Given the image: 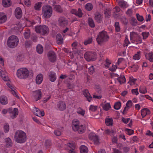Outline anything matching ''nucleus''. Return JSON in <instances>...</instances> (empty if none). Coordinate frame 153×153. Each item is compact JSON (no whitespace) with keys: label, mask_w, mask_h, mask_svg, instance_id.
<instances>
[{"label":"nucleus","mask_w":153,"mask_h":153,"mask_svg":"<svg viewBox=\"0 0 153 153\" xmlns=\"http://www.w3.org/2000/svg\"><path fill=\"white\" fill-rule=\"evenodd\" d=\"M14 139L17 143H22L27 140L26 133L24 131L19 130L16 131L14 134Z\"/></svg>","instance_id":"1"},{"label":"nucleus","mask_w":153,"mask_h":153,"mask_svg":"<svg viewBox=\"0 0 153 153\" xmlns=\"http://www.w3.org/2000/svg\"><path fill=\"white\" fill-rule=\"evenodd\" d=\"M109 38V36L108 35L107 32L103 30L98 33L97 37L96 38V40L99 45H102L108 41Z\"/></svg>","instance_id":"2"},{"label":"nucleus","mask_w":153,"mask_h":153,"mask_svg":"<svg viewBox=\"0 0 153 153\" xmlns=\"http://www.w3.org/2000/svg\"><path fill=\"white\" fill-rule=\"evenodd\" d=\"M19 42V39L18 37L14 35L10 36L7 41L8 46L11 48H14L18 45Z\"/></svg>","instance_id":"3"},{"label":"nucleus","mask_w":153,"mask_h":153,"mask_svg":"<svg viewBox=\"0 0 153 153\" xmlns=\"http://www.w3.org/2000/svg\"><path fill=\"white\" fill-rule=\"evenodd\" d=\"M35 30L37 33L43 36L48 34L49 32L48 27L44 25L36 26L35 27Z\"/></svg>","instance_id":"4"},{"label":"nucleus","mask_w":153,"mask_h":153,"mask_svg":"<svg viewBox=\"0 0 153 153\" xmlns=\"http://www.w3.org/2000/svg\"><path fill=\"white\" fill-rule=\"evenodd\" d=\"M29 71L27 68H23L17 70L16 75L19 79H25L29 76Z\"/></svg>","instance_id":"5"},{"label":"nucleus","mask_w":153,"mask_h":153,"mask_svg":"<svg viewBox=\"0 0 153 153\" xmlns=\"http://www.w3.org/2000/svg\"><path fill=\"white\" fill-rule=\"evenodd\" d=\"M42 14L43 16L46 19L50 18L52 14V8L49 5L43 6L42 7Z\"/></svg>","instance_id":"6"},{"label":"nucleus","mask_w":153,"mask_h":153,"mask_svg":"<svg viewBox=\"0 0 153 153\" xmlns=\"http://www.w3.org/2000/svg\"><path fill=\"white\" fill-rule=\"evenodd\" d=\"M130 40L133 43L136 42L139 43H142V38L137 33V32H132L130 33Z\"/></svg>","instance_id":"7"},{"label":"nucleus","mask_w":153,"mask_h":153,"mask_svg":"<svg viewBox=\"0 0 153 153\" xmlns=\"http://www.w3.org/2000/svg\"><path fill=\"white\" fill-rule=\"evenodd\" d=\"M72 127L74 131H77L79 134L83 133L85 129V126L83 125H79L76 122H73L72 124Z\"/></svg>","instance_id":"8"},{"label":"nucleus","mask_w":153,"mask_h":153,"mask_svg":"<svg viewBox=\"0 0 153 153\" xmlns=\"http://www.w3.org/2000/svg\"><path fill=\"white\" fill-rule=\"evenodd\" d=\"M96 56L95 53L92 52H87L84 55L85 58L88 61H95L96 59Z\"/></svg>","instance_id":"9"},{"label":"nucleus","mask_w":153,"mask_h":153,"mask_svg":"<svg viewBox=\"0 0 153 153\" xmlns=\"http://www.w3.org/2000/svg\"><path fill=\"white\" fill-rule=\"evenodd\" d=\"M89 138L93 140L95 144L98 145L99 143V139L98 137L94 133H91L89 135Z\"/></svg>","instance_id":"10"},{"label":"nucleus","mask_w":153,"mask_h":153,"mask_svg":"<svg viewBox=\"0 0 153 153\" xmlns=\"http://www.w3.org/2000/svg\"><path fill=\"white\" fill-rule=\"evenodd\" d=\"M33 95L35 100L37 101L42 98V94L41 90L39 89L33 92Z\"/></svg>","instance_id":"11"},{"label":"nucleus","mask_w":153,"mask_h":153,"mask_svg":"<svg viewBox=\"0 0 153 153\" xmlns=\"http://www.w3.org/2000/svg\"><path fill=\"white\" fill-rule=\"evenodd\" d=\"M48 57L49 60L51 62H54L56 58V56L55 53L52 51L49 52L48 53Z\"/></svg>","instance_id":"12"},{"label":"nucleus","mask_w":153,"mask_h":153,"mask_svg":"<svg viewBox=\"0 0 153 153\" xmlns=\"http://www.w3.org/2000/svg\"><path fill=\"white\" fill-rule=\"evenodd\" d=\"M59 24L62 27L66 26L68 24V21L66 19L63 17H60L58 20Z\"/></svg>","instance_id":"13"},{"label":"nucleus","mask_w":153,"mask_h":153,"mask_svg":"<svg viewBox=\"0 0 153 153\" xmlns=\"http://www.w3.org/2000/svg\"><path fill=\"white\" fill-rule=\"evenodd\" d=\"M58 109L60 111H63L66 108V106L64 102L60 101L58 102L57 105Z\"/></svg>","instance_id":"14"},{"label":"nucleus","mask_w":153,"mask_h":153,"mask_svg":"<svg viewBox=\"0 0 153 153\" xmlns=\"http://www.w3.org/2000/svg\"><path fill=\"white\" fill-rule=\"evenodd\" d=\"M103 16L99 12H96L94 14V19L98 23H101L102 21Z\"/></svg>","instance_id":"15"},{"label":"nucleus","mask_w":153,"mask_h":153,"mask_svg":"<svg viewBox=\"0 0 153 153\" xmlns=\"http://www.w3.org/2000/svg\"><path fill=\"white\" fill-rule=\"evenodd\" d=\"M22 11L19 7H17L15 10V15L16 18L20 19L22 16Z\"/></svg>","instance_id":"16"},{"label":"nucleus","mask_w":153,"mask_h":153,"mask_svg":"<svg viewBox=\"0 0 153 153\" xmlns=\"http://www.w3.org/2000/svg\"><path fill=\"white\" fill-rule=\"evenodd\" d=\"M71 13L72 14H74L79 18L81 17L82 16V13L80 8H79L78 10L76 9H73L71 10Z\"/></svg>","instance_id":"17"},{"label":"nucleus","mask_w":153,"mask_h":153,"mask_svg":"<svg viewBox=\"0 0 153 153\" xmlns=\"http://www.w3.org/2000/svg\"><path fill=\"white\" fill-rule=\"evenodd\" d=\"M48 78L49 80L51 82L55 81L56 78V73L53 71H50L49 73Z\"/></svg>","instance_id":"18"},{"label":"nucleus","mask_w":153,"mask_h":153,"mask_svg":"<svg viewBox=\"0 0 153 153\" xmlns=\"http://www.w3.org/2000/svg\"><path fill=\"white\" fill-rule=\"evenodd\" d=\"M34 113L38 117H40V116H43L45 115V113L43 111H40L36 108H34Z\"/></svg>","instance_id":"19"},{"label":"nucleus","mask_w":153,"mask_h":153,"mask_svg":"<svg viewBox=\"0 0 153 153\" xmlns=\"http://www.w3.org/2000/svg\"><path fill=\"white\" fill-rule=\"evenodd\" d=\"M83 94L87 98L88 101L90 102L92 99V97L89 93L88 90L86 89L83 91Z\"/></svg>","instance_id":"20"},{"label":"nucleus","mask_w":153,"mask_h":153,"mask_svg":"<svg viewBox=\"0 0 153 153\" xmlns=\"http://www.w3.org/2000/svg\"><path fill=\"white\" fill-rule=\"evenodd\" d=\"M0 75L3 80L5 81H7L9 80V78L7 75V74L6 72L4 71H0Z\"/></svg>","instance_id":"21"},{"label":"nucleus","mask_w":153,"mask_h":153,"mask_svg":"<svg viewBox=\"0 0 153 153\" xmlns=\"http://www.w3.org/2000/svg\"><path fill=\"white\" fill-rule=\"evenodd\" d=\"M56 41L57 43L59 45H61L63 43V38L60 33L58 34L56 36Z\"/></svg>","instance_id":"22"},{"label":"nucleus","mask_w":153,"mask_h":153,"mask_svg":"<svg viewBox=\"0 0 153 153\" xmlns=\"http://www.w3.org/2000/svg\"><path fill=\"white\" fill-rule=\"evenodd\" d=\"M43 79V76L42 74H38L36 76V82L37 84H40Z\"/></svg>","instance_id":"23"},{"label":"nucleus","mask_w":153,"mask_h":153,"mask_svg":"<svg viewBox=\"0 0 153 153\" xmlns=\"http://www.w3.org/2000/svg\"><path fill=\"white\" fill-rule=\"evenodd\" d=\"M7 20V17L3 13H0V24L5 22Z\"/></svg>","instance_id":"24"},{"label":"nucleus","mask_w":153,"mask_h":153,"mask_svg":"<svg viewBox=\"0 0 153 153\" xmlns=\"http://www.w3.org/2000/svg\"><path fill=\"white\" fill-rule=\"evenodd\" d=\"M18 110L17 108H15L10 115V117L12 119L16 118L18 115Z\"/></svg>","instance_id":"25"},{"label":"nucleus","mask_w":153,"mask_h":153,"mask_svg":"<svg viewBox=\"0 0 153 153\" xmlns=\"http://www.w3.org/2000/svg\"><path fill=\"white\" fill-rule=\"evenodd\" d=\"M150 111L147 108H144L141 110V115L143 118L145 117L147 114H149Z\"/></svg>","instance_id":"26"},{"label":"nucleus","mask_w":153,"mask_h":153,"mask_svg":"<svg viewBox=\"0 0 153 153\" xmlns=\"http://www.w3.org/2000/svg\"><path fill=\"white\" fill-rule=\"evenodd\" d=\"M5 142L6 146L7 147H10L12 146L13 144L12 141L10 138L8 137L5 139Z\"/></svg>","instance_id":"27"},{"label":"nucleus","mask_w":153,"mask_h":153,"mask_svg":"<svg viewBox=\"0 0 153 153\" xmlns=\"http://www.w3.org/2000/svg\"><path fill=\"white\" fill-rule=\"evenodd\" d=\"M2 4L3 6L5 7H8L11 4V0H2Z\"/></svg>","instance_id":"28"},{"label":"nucleus","mask_w":153,"mask_h":153,"mask_svg":"<svg viewBox=\"0 0 153 153\" xmlns=\"http://www.w3.org/2000/svg\"><path fill=\"white\" fill-rule=\"evenodd\" d=\"M106 125L108 126H111L113 124V120L112 118H106L105 120Z\"/></svg>","instance_id":"29"},{"label":"nucleus","mask_w":153,"mask_h":153,"mask_svg":"<svg viewBox=\"0 0 153 153\" xmlns=\"http://www.w3.org/2000/svg\"><path fill=\"white\" fill-rule=\"evenodd\" d=\"M0 102L1 104L5 105L7 103V97L3 95L1 96L0 98Z\"/></svg>","instance_id":"30"},{"label":"nucleus","mask_w":153,"mask_h":153,"mask_svg":"<svg viewBox=\"0 0 153 153\" xmlns=\"http://www.w3.org/2000/svg\"><path fill=\"white\" fill-rule=\"evenodd\" d=\"M81 153H87L88 149L87 147L85 146H82L80 147Z\"/></svg>","instance_id":"31"},{"label":"nucleus","mask_w":153,"mask_h":153,"mask_svg":"<svg viewBox=\"0 0 153 153\" xmlns=\"http://www.w3.org/2000/svg\"><path fill=\"white\" fill-rule=\"evenodd\" d=\"M55 9L57 12L59 13H62L64 11L63 8L60 5H56L55 7Z\"/></svg>","instance_id":"32"},{"label":"nucleus","mask_w":153,"mask_h":153,"mask_svg":"<svg viewBox=\"0 0 153 153\" xmlns=\"http://www.w3.org/2000/svg\"><path fill=\"white\" fill-rule=\"evenodd\" d=\"M36 51L39 53H42L43 51V47L40 45H38L36 47Z\"/></svg>","instance_id":"33"},{"label":"nucleus","mask_w":153,"mask_h":153,"mask_svg":"<svg viewBox=\"0 0 153 153\" xmlns=\"http://www.w3.org/2000/svg\"><path fill=\"white\" fill-rule=\"evenodd\" d=\"M88 24L92 28H93L95 26L94 22L91 18H88Z\"/></svg>","instance_id":"34"},{"label":"nucleus","mask_w":153,"mask_h":153,"mask_svg":"<svg viewBox=\"0 0 153 153\" xmlns=\"http://www.w3.org/2000/svg\"><path fill=\"white\" fill-rule=\"evenodd\" d=\"M103 109L106 111H108L111 107L109 103H106L105 104H103L102 105Z\"/></svg>","instance_id":"35"},{"label":"nucleus","mask_w":153,"mask_h":153,"mask_svg":"<svg viewBox=\"0 0 153 153\" xmlns=\"http://www.w3.org/2000/svg\"><path fill=\"white\" fill-rule=\"evenodd\" d=\"M119 82L121 84L124 83L126 82V79L124 75H122L117 79Z\"/></svg>","instance_id":"36"},{"label":"nucleus","mask_w":153,"mask_h":153,"mask_svg":"<svg viewBox=\"0 0 153 153\" xmlns=\"http://www.w3.org/2000/svg\"><path fill=\"white\" fill-rule=\"evenodd\" d=\"M24 37L25 39H29L30 36V32L29 29H27L24 33Z\"/></svg>","instance_id":"37"},{"label":"nucleus","mask_w":153,"mask_h":153,"mask_svg":"<svg viewBox=\"0 0 153 153\" xmlns=\"http://www.w3.org/2000/svg\"><path fill=\"white\" fill-rule=\"evenodd\" d=\"M111 10L109 9H106L104 11V14L105 15V17L106 18H109L111 16Z\"/></svg>","instance_id":"38"},{"label":"nucleus","mask_w":153,"mask_h":153,"mask_svg":"<svg viewBox=\"0 0 153 153\" xmlns=\"http://www.w3.org/2000/svg\"><path fill=\"white\" fill-rule=\"evenodd\" d=\"M76 112L77 113L80 114L82 116H84L85 114V111L81 108L79 107L77 109Z\"/></svg>","instance_id":"39"},{"label":"nucleus","mask_w":153,"mask_h":153,"mask_svg":"<svg viewBox=\"0 0 153 153\" xmlns=\"http://www.w3.org/2000/svg\"><path fill=\"white\" fill-rule=\"evenodd\" d=\"M137 21L134 17H131L130 21V24L133 26H135L137 24Z\"/></svg>","instance_id":"40"},{"label":"nucleus","mask_w":153,"mask_h":153,"mask_svg":"<svg viewBox=\"0 0 153 153\" xmlns=\"http://www.w3.org/2000/svg\"><path fill=\"white\" fill-rule=\"evenodd\" d=\"M95 69L93 65H91L88 68V72L91 74H93L95 72Z\"/></svg>","instance_id":"41"},{"label":"nucleus","mask_w":153,"mask_h":153,"mask_svg":"<svg viewBox=\"0 0 153 153\" xmlns=\"http://www.w3.org/2000/svg\"><path fill=\"white\" fill-rule=\"evenodd\" d=\"M42 2H39L36 3L34 6V8L36 10H39L40 9V8L42 6Z\"/></svg>","instance_id":"42"},{"label":"nucleus","mask_w":153,"mask_h":153,"mask_svg":"<svg viewBox=\"0 0 153 153\" xmlns=\"http://www.w3.org/2000/svg\"><path fill=\"white\" fill-rule=\"evenodd\" d=\"M92 38L90 37L88 38L87 39L85 40L84 44L85 45H87L88 44H91L92 42Z\"/></svg>","instance_id":"43"},{"label":"nucleus","mask_w":153,"mask_h":153,"mask_svg":"<svg viewBox=\"0 0 153 153\" xmlns=\"http://www.w3.org/2000/svg\"><path fill=\"white\" fill-rule=\"evenodd\" d=\"M85 9L88 11L91 10L93 8V6L90 3L87 4L85 6Z\"/></svg>","instance_id":"44"},{"label":"nucleus","mask_w":153,"mask_h":153,"mask_svg":"<svg viewBox=\"0 0 153 153\" xmlns=\"http://www.w3.org/2000/svg\"><path fill=\"white\" fill-rule=\"evenodd\" d=\"M115 30L117 32H119L120 31V26L119 23L118 22H116L114 25Z\"/></svg>","instance_id":"45"},{"label":"nucleus","mask_w":153,"mask_h":153,"mask_svg":"<svg viewBox=\"0 0 153 153\" xmlns=\"http://www.w3.org/2000/svg\"><path fill=\"white\" fill-rule=\"evenodd\" d=\"M121 102H118L115 103L114 105V108L116 110L119 109L120 107Z\"/></svg>","instance_id":"46"},{"label":"nucleus","mask_w":153,"mask_h":153,"mask_svg":"<svg viewBox=\"0 0 153 153\" xmlns=\"http://www.w3.org/2000/svg\"><path fill=\"white\" fill-rule=\"evenodd\" d=\"M140 51L138 52L137 53L133 56V58L135 60H139L140 58Z\"/></svg>","instance_id":"47"},{"label":"nucleus","mask_w":153,"mask_h":153,"mask_svg":"<svg viewBox=\"0 0 153 153\" xmlns=\"http://www.w3.org/2000/svg\"><path fill=\"white\" fill-rule=\"evenodd\" d=\"M132 102L131 100H129L127 101L126 103V107L127 111H128V109L130 108L132 106Z\"/></svg>","instance_id":"48"},{"label":"nucleus","mask_w":153,"mask_h":153,"mask_svg":"<svg viewBox=\"0 0 153 153\" xmlns=\"http://www.w3.org/2000/svg\"><path fill=\"white\" fill-rule=\"evenodd\" d=\"M149 57V60L151 62H153V53H149L147 54Z\"/></svg>","instance_id":"49"},{"label":"nucleus","mask_w":153,"mask_h":153,"mask_svg":"<svg viewBox=\"0 0 153 153\" xmlns=\"http://www.w3.org/2000/svg\"><path fill=\"white\" fill-rule=\"evenodd\" d=\"M97 106H94L93 105H91L90 106L89 110L90 111H91L92 112H94L97 110Z\"/></svg>","instance_id":"50"},{"label":"nucleus","mask_w":153,"mask_h":153,"mask_svg":"<svg viewBox=\"0 0 153 153\" xmlns=\"http://www.w3.org/2000/svg\"><path fill=\"white\" fill-rule=\"evenodd\" d=\"M136 80V79H133L132 77V78L130 77L129 81L128 82V83L131 85H134L135 84V82Z\"/></svg>","instance_id":"51"},{"label":"nucleus","mask_w":153,"mask_h":153,"mask_svg":"<svg viewBox=\"0 0 153 153\" xmlns=\"http://www.w3.org/2000/svg\"><path fill=\"white\" fill-rule=\"evenodd\" d=\"M149 34V33L148 32H143L142 33V35L143 37V39H146L148 37Z\"/></svg>","instance_id":"52"},{"label":"nucleus","mask_w":153,"mask_h":153,"mask_svg":"<svg viewBox=\"0 0 153 153\" xmlns=\"http://www.w3.org/2000/svg\"><path fill=\"white\" fill-rule=\"evenodd\" d=\"M31 39L34 42H36L37 40V37L35 34H33L31 36Z\"/></svg>","instance_id":"53"},{"label":"nucleus","mask_w":153,"mask_h":153,"mask_svg":"<svg viewBox=\"0 0 153 153\" xmlns=\"http://www.w3.org/2000/svg\"><path fill=\"white\" fill-rule=\"evenodd\" d=\"M125 131L126 132V133L129 135H131L134 133V131L132 129L126 128Z\"/></svg>","instance_id":"54"},{"label":"nucleus","mask_w":153,"mask_h":153,"mask_svg":"<svg viewBox=\"0 0 153 153\" xmlns=\"http://www.w3.org/2000/svg\"><path fill=\"white\" fill-rule=\"evenodd\" d=\"M119 5L122 8H124L126 7V3L125 2L120 1L119 2Z\"/></svg>","instance_id":"55"},{"label":"nucleus","mask_w":153,"mask_h":153,"mask_svg":"<svg viewBox=\"0 0 153 153\" xmlns=\"http://www.w3.org/2000/svg\"><path fill=\"white\" fill-rule=\"evenodd\" d=\"M4 129L5 133L8 132L9 129V125L7 124H5L4 126Z\"/></svg>","instance_id":"56"},{"label":"nucleus","mask_w":153,"mask_h":153,"mask_svg":"<svg viewBox=\"0 0 153 153\" xmlns=\"http://www.w3.org/2000/svg\"><path fill=\"white\" fill-rule=\"evenodd\" d=\"M32 43L30 41L28 40L25 42V45L26 48H27L31 46Z\"/></svg>","instance_id":"57"},{"label":"nucleus","mask_w":153,"mask_h":153,"mask_svg":"<svg viewBox=\"0 0 153 153\" xmlns=\"http://www.w3.org/2000/svg\"><path fill=\"white\" fill-rule=\"evenodd\" d=\"M139 91L142 94H145L147 92L146 88L145 87L140 88Z\"/></svg>","instance_id":"58"},{"label":"nucleus","mask_w":153,"mask_h":153,"mask_svg":"<svg viewBox=\"0 0 153 153\" xmlns=\"http://www.w3.org/2000/svg\"><path fill=\"white\" fill-rule=\"evenodd\" d=\"M137 20L140 22H142L143 20L144 19L142 16L138 14H137Z\"/></svg>","instance_id":"59"},{"label":"nucleus","mask_w":153,"mask_h":153,"mask_svg":"<svg viewBox=\"0 0 153 153\" xmlns=\"http://www.w3.org/2000/svg\"><path fill=\"white\" fill-rule=\"evenodd\" d=\"M51 96L50 95H47V97H44L43 99V102L45 103L48 101L51 98Z\"/></svg>","instance_id":"60"},{"label":"nucleus","mask_w":153,"mask_h":153,"mask_svg":"<svg viewBox=\"0 0 153 153\" xmlns=\"http://www.w3.org/2000/svg\"><path fill=\"white\" fill-rule=\"evenodd\" d=\"M130 119L129 118H125L123 117L122 118V121L125 124H127L130 120Z\"/></svg>","instance_id":"61"},{"label":"nucleus","mask_w":153,"mask_h":153,"mask_svg":"<svg viewBox=\"0 0 153 153\" xmlns=\"http://www.w3.org/2000/svg\"><path fill=\"white\" fill-rule=\"evenodd\" d=\"M51 145V141L50 140H46L45 142V145L47 147Z\"/></svg>","instance_id":"62"},{"label":"nucleus","mask_w":153,"mask_h":153,"mask_svg":"<svg viewBox=\"0 0 153 153\" xmlns=\"http://www.w3.org/2000/svg\"><path fill=\"white\" fill-rule=\"evenodd\" d=\"M121 19L123 23L125 25H127L128 23V20L125 17H123Z\"/></svg>","instance_id":"63"},{"label":"nucleus","mask_w":153,"mask_h":153,"mask_svg":"<svg viewBox=\"0 0 153 153\" xmlns=\"http://www.w3.org/2000/svg\"><path fill=\"white\" fill-rule=\"evenodd\" d=\"M113 153H122V152L116 148L112 149Z\"/></svg>","instance_id":"64"}]
</instances>
